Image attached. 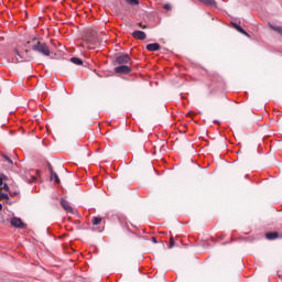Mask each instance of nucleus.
I'll list each match as a JSON object with an SVG mask.
<instances>
[{
    "label": "nucleus",
    "instance_id": "24",
    "mask_svg": "<svg viewBox=\"0 0 282 282\" xmlns=\"http://www.w3.org/2000/svg\"><path fill=\"white\" fill-rule=\"evenodd\" d=\"M153 241H154V243H158V239L156 238H153Z\"/></svg>",
    "mask_w": 282,
    "mask_h": 282
},
{
    "label": "nucleus",
    "instance_id": "25",
    "mask_svg": "<svg viewBox=\"0 0 282 282\" xmlns=\"http://www.w3.org/2000/svg\"><path fill=\"white\" fill-rule=\"evenodd\" d=\"M33 182H36V177H32Z\"/></svg>",
    "mask_w": 282,
    "mask_h": 282
},
{
    "label": "nucleus",
    "instance_id": "20",
    "mask_svg": "<svg viewBox=\"0 0 282 282\" xmlns=\"http://www.w3.org/2000/svg\"><path fill=\"white\" fill-rule=\"evenodd\" d=\"M164 10H171V4H164Z\"/></svg>",
    "mask_w": 282,
    "mask_h": 282
},
{
    "label": "nucleus",
    "instance_id": "3",
    "mask_svg": "<svg viewBox=\"0 0 282 282\" xmlns=\"http://www.w3.org/2000/svg\"><path fill=\"white\" fill-rule=\"evenodd\" d=\"M10 224L11 226H13V228H25V224L23 223V220H21V218L18 217H13Z\"/></svg>",
    "mask_w": 282,
    "mask_h": 282
},
{
    "label": "nucleus",
    "instance_id": "15",
    "mask_svg": "<svg viewBox=\"0 0 282 282\" xmlns=\"http://www.w3.org/2000/svg\"><path fill=\"white\" fill-rule=\"evenodd\" d=\"M127 3H130V6H139L140 0H127Z\"/></svg>",
    "mask_w": 282,
    "mask_h": 282
},
{
    "label": "nucleus",
    "instance_id": "23",
    "mask_svg": "<svg viewBox=\"0 0 282 282\" xmlns=\"http://www.w3.org/2000/svg\"><path fill=\"white\" fill-rule=\"evenodd\" d=\"M3 210V205L0 204V212Z\"/></svg>",
    "mask_w": 282,
    "mask_h": 282
},
{
    "label": "nucleus",
    "instance_id": "2",
    "mask_svg": "<svg viewBox=\"0 0 282 282\" xmlns=\"http://www.w3.org/2000/svg\"><path fill=\"white\" fill-rule=\"evenodd\" d=\"M117 65H129L131 63V57L129 54H121L116 57Z\"/></svg>",
    "mask_w": 282,
    "mask_h": 282
},
{
    "label": "nucleus",
    "instance_id": "4",
    "mask_svg": "<svg viewBox=\"0 0 282 282\" xmlns=\"http://www.w3.org/2000/svg\"><path fill=\"white\" fill-rule=\"evenodd\" d=\"M116 74H130L131 67L127 65H121L115 68Z\"/></svg>",
    "mask_w": 282,
    "mask_h": 282
},
{
    "label": "nucleus",
    "instance_id": "6",
    "mask_svg": "<svg viewBox=\"0 0 282 282\" xmlns=\"http://www.w3.org/2000/svg\"><path fill=\"white\" fill-rule=\"evenodd\" d=\"M133 39H138L139 41H144L147 39V33L144 31H134L132 33Z\"/></svg>",
    "mask_w": 282,
    "mask_h": 282
},
{
    "label": "nucleus",
    "instance_id": "21",
    "mask_svg": "<svg viewBox=\"0 0 282 282\" xmlns=\"http://www.w3.org/2000/svg\"><path fill=\"white\" fill-rule=\"evenodd\" d=\"M0 186H3V180L0 178Z\"/></svg>",
    "mask_w": 282,
    "mask_h": 282
},
{
    "label": "nucleus",
    "instance_id": "17",
    "mask_svg": "<svg viewBox=\"0 0 282 282\" xmlns=\"http://www.w3.org/2000/svg\"><path fill=\"white\" fill-rule=\"evenodd\" d=\"M2 158L6 160V162H9V164H14V162L8 155H2Z\"/></svg>",
    "mask_w": 282,
    "mask_h": 282
},
{
    "label": "nucleus",
    "instance_id": "22",
    "mask_svg": "<svg viewBox=\"0 0 282 282\" xmlns=\"http://www.w3.org/2000/svg\"><path fill=\"white\" fill-rule=\"evenodd\" d=\"M139 28H143V29H144V28H147V26L142 25V23H139Z\"/></svg>",
    "mask_w": 282,
    "mask_h": 282
},
{
    "label": "nucleus",
    "instance_id": "16",
    "mask_svg": "<svg viewBox=\"0 0 282 282\" xmlns=\"http://www.w3.org/2000/svg\"><path fill=\"white\" fill-rule=\"evenodd\" d=\"M170 248H175V238L170 237Z\"/></svg>",
    "mask_w": 282,
    "mask_h": 282
},
{
    "label": "nucleus",
    "instance_id": "10",
    "mask_svg": "<svg viewBox=\"0 0 282 282\" xmlns=\"http://www.w3.org/2000/svg\"><path fill=\"white\" fill-rule=\"evenodd\" d=\"M204 6H209L210 8H217V1L215 0H198Z\"/></svg>",
    "mask_w": 282,
    "mask_h": 282
},
{
    "label": "nucleus",
    "instance_id": "9",
    "mask_svg": "<svg viewBox=\"0 0 282 282\" xmlns=\"http://www.w3.org/2000/svg\"><path fill=\"white\" fill-rule=\"evenodd\" d=\"M279 237H281V234L276 231L265 234V238L269 239V241H273V239H279Z\"/></svg>",
    "mask_w": 282,
    "mask_h": 282
},
{
    "label": "nucleus",
    "instance_id": "12",
    "mask_svg": "<svg viewBox=\"0 0 282 282\" xmlns=\"http://www.w3.org/2000/svg\"><path fill=\"white\" fill-rule=\"evenodd\" d=\"M269 28H270L271 30H273V32H276V33L280 34V36H282V26L269 24Z\"/></svg>",
    "mask_w": 282,
    "mask_h": 282
},
{
    "label": "nucleus",
    "instance_id": "14",
    "mask_svg": "<svg viewBox=\"0 0 282 282\" xmlns=\"http://www.w3.org/2000/svg\"><path fill=\"white\" fill-rule=\"evenodd\" d=\"M70 63H74V65H83V59L78 57H72Z\"/></svg>",
    "mask_w": 282,
    "mask_h": 282
},
{
    "label": "nucleus",
    "instance_id": "11",
    "mask_svg": "<svg viewBox=\"0 0 282 282\" xmlns=\"http://www.w3.org/2000/svg\"><path fill=\"white\" fill-rule=\"evenodd\" d=\"M232 26L235 28V30H237V32H240V34H243L245 36H250V34H248V32H246V30H243V28H241L239 24L232 23Z\"/></svg>",
    "mask_w": 282,
    "mask_h": 282
},
{
    "label": "nucleus",
    "instance_id": "8",
    "mask_svg": "<svg viewBox=\"0 0 282 282\" xmlns=\"http://www.w3.org/2000/svg\"><path fill=\"white\" fill-rule=\"evenodd\" d=\"M61 206L64 208V210H66V213H74V208L69 206V203L65 200V198H62Z\"/></svg>",
    "mask_w": 282,
    "mask_h": 282
},
{
    "label": "nucleus",
    "instance_id": "1",
    "mask_svg": "<svg viewBox=\"0 0 282 282\" xmlns=\"http://www.w3.org/2000/svg\"><path fill=\"white\" fill-rule=\"evenodd\" d=\"M30 43L32 45L33 52H37L39 54H42V56H50V46L36 39H33L31 42L29 41L23 45L24 54H21L19 46L14 50V54H17L19 57H17L15 61L12 59V63H21V61H28V58H30V56H28V53L30 52L28 45H30Z\"/></svg>",
    "mask_w": 282,
    "mask_h": 282
},
{
    "label": "nucleus",
    "instance_id": "13",
    "mask_svg": "<svg viewBox=\"0 0 282 282\" xmlns=\"http://www.w3.org/2000/svg\"><path fill=\"white\" fill-rule=\"evenodd\" d=\"M101 221H102V218L100 217H94L91 220L93 226H100Z\"/></svg>",
    "mask_w": 282,
    "mask_h": 282
},
{
    "label": "nucleus",
    "instance_id": "19",
    "mask_svg": "<svg viewBox=\"0 0 282 282\" xmlns=\"http://www.w3.org/2000/svg\"><path fill=\"white\" fill-rule=\"evenodd\" d=\"M2 188H3V191L10 192V186H8V184H4V185L2 186Z\"/></svg>",
    "mask_w": 282,
    "mask_h": 282
},
{
    "label": "nucleus",
    "instance_id": "5",
    "mask_svg": "<svg viewBox=\"0 0 282 282\" xmlns=\"http://www.w3.org/2000/svg\"><path fill=\"white\" fill-rule=\"evenodd\" d=\"M48 171L51 173V180H54V182H56V184H61V178L58 177V174H56V172H54V169L52 167L51 164H48Z\"/></svg>",
    "mask_w": 282,
    "mask_h": 282
},
{
    "label": "nucleus",
    "instance_id": "18",
    "mask_svg": "<svg viewBox=\"0 0 282 282\" xmlns=\"http://www.w3.org/2000/svg\"><path fill=\"white\" fill-rule=\"evenodd\" d=\"M0 199H10V196H8V194L0 192Z\"/></svg>",
    "mask_w": 282,
    "mask_h": 282
},
{
    "label": "nucleus",
    "instance_id": "7",
    "mask_svg": "<svg viewBox=\"0 0 282 282\" xmlns=\"http://www.w3.org/2000/svg\"><path fill=\"white\" fill-rule=\"evenodd\" d=\"M145 50H148V52H160L161 46L159 43H151L145 46Z\"/></svg>",
    "mask_w": 282,
    "mask_h": 282
}]
</instances>
